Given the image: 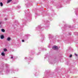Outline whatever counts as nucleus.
<instances>
[{
  "label": "nucleus",
  "instance_id": "nucleus-1",
  "mask_svg": "<svg viewBox=\"0 0 78 78\" xmlns=\"http://www.w3.org/2000/svg\"><path fill=\"white\" fill-rule=\"evenodd\" d=\"M52 49H53V50H58V47L56 46H54L52 47Z\"/></svg>",
  "mask_w": 78,
  "mask_h": 78
},
{
  "label": "nucleus",
  "instance_id": "nucleus-2",
  "mask_svg": "<svg viewBox=\"0 0 78 78\" xmlns=\"http://www.w3.org/2000/svg\"><path fill=\"white\" fill-rule=\"evenodd\" d=\"M1 39H3L4 38V36L3 35H2L0 36Z\"/></svg>",
  "mask_w": 78,
  "mask_h": 78
},
{
  "label": "nucleus",
  "instance_id": "nucleus-3",
  "mask_svg": "<svg viewBox=\"0 0 78 78\" xmlns=\"http://www.w3.org/2000/svg\"><path fill=\"white\" fill-rule=\"evenodd\" d=\"M10 40H11V38L10 37H9L7 38V40L8 41H10Z\"/></svg>",
  "mask_w": 78,
  "mask_h": 78
},
{
  "label": "nucleus",
  "instance_id": "nucleus-4",
  "mask_svg": "<svg viewBox=\"0 0 78 78\" xmlns=\"http://www.w3.org/2000/svg\"><path fill=\"white\" fill-rule=\"evenodd\" d=\"M1 31H2V32H5V29H1Z\"/></svg>",
  "mask_w": 78,
  "mask_h": 78
},
{
  "label": "nucleus",
  "instance_id": "nucleus-5",
  "mask_svg": "<svg viewBox=\"0 0 78 78\" xmlns=\"http://www.w3.org/2000/svg\"><path fill=\"white\" fill-rule=\"evenodd\" d=\"M12 1V0H8L7 2V3H9L10 2H11Z\"/></svg>",
  "mask_w": 78,
  "mask_h": 78
},
{
  "label": "nucleus",
  "instance_id": "nucleus-6",
  "mask_svg": "<svg viewBox=\"0 0 78 78\" xmlns=\"http://www.w3.org/2000/svg\"><path fill=\"white\" fill-rule=\"evenodd\" d=\"M1 54L2 56H5V53L2 52Z\"/></svg>",
  "mask_w": 78,
  "mask_h": 78
},
{
  "label": "nucleus",
  "instance_id": "nucleus-7",
  "mask_svg": "<svg viewBox=\"0 0 78 78\" xmlns=\"http://www.w3.org/2000/svg\"><path fill=\"white\" fill-rule=\"evenodd\" d=\"M0 5L1 6H3V3H2V2H1L0 3Z\"/></svg>",
  "mask_w": 78,
  "mask_h": 78
},
{
  "label": "nucleus",
  "instance_id": "nucleus-8",
  "mask_svg": "<svg viewBox=\"0 0 78 78\" xmlns=\"http://www.w3.org/2000/svg\"><path fill=\"white\" fill-rule=\"evenodd\" d=\"M4 51H7V49L5 48L4 49Z\"/></svg>",
  "mask_w": 78,
  "mask_h": 78
},
{
  "label": "nucleus",
  "instance_id": "nucleus-9",
  "mask_svg": "<svg viewBox=\"0 0 78 78\" xmlns=\"http://www.w3.org/2000/svg\"><path fill=\"white\" fill-rule=\"evenodd\" d=\"M72 55H70V56H69V57L70 58H71L72 57Z\"/></svg>",
  "mask_w": 78,
  "mask_h": 78
},
{
  "label": "nucleus",
  "instance_id": "nucleus-10",
  "mask_svg": "<svg viewBox=\"0 0 78 78\" xmlns=\"http://www.w3.org/2000/svg\"><path fill=\"white\" fill-rule=\"evenodd\" d=\"M22 41L23 42H24L25 41H24V40H22Z\"/></svg>",
  "mask_w": 78,
  "mask_h": 78
},
{
  "label": "nucleus",
  "instance_id": "nucleus-11",
  "mask_svg": "<svg viewBox=\"0 0 78 78\" xmlns=\"http://www.w3.org/2000/svg\"><path fill=\"white\" fill-rule=\"evenodd\" d=\"M5 20H7V18H5Z\"/></svg>",
  "mask_w": 78,
  "mask_h": 78
},
{
  "label": "nucleus",
  "instance_id": "nucleus-12",
  "mask_svg": "<svg viewBox=\"0 0 78 78\" xmlns=\"http://www.w3.org/2000/svg\"><path fill=\"white\" fill-rule=\"evenodd\" d=\"M11 59H13V57H12V56L11 57Z\"/></svg>",
  "mask_w": 78,
  "mask_h": 78
},
{
  "label": "nucleus",
  "instance_id": "nucleus-13",
  "mask_svg": "<svg viewBox=\"0 0 78 78\" xmlns=\"http://www.w3.org/2000/svg\"><path fill=\"white\" fill-rule=\"evenodd\" d=\"M2 22H0V25H1V24H2Z\"/></svg>",
  "mask_w": 78,
  "mask_h": 78
},
{
  "label": "nucleus",
  "instance_id": "nucleus-14",
  "mask_svg": "<svg viewBox=\"0 0 78 78\" xmlns=\"http://www.w3.org/2000/svg\"><path fill=\"white\" fill-rule=\"evenodd\" d=\"M75 55H76V56H77V55L76 54H75Z\"/></svg>",
  "mask_w": 78,
  "mask_h": 78
},
{
  "label": "nucleus",
  "instance_id": "nucleus-15",
  "mask_svg": "<svg viewBox=\"0 0 78 78\" xmlns=\"http://www.w3.org/2000/svg\"><path fill=\"white\" fill-rule=\"evenodd\" d=\"M70 27H71V26H70V27H69V28H70Z\"/></svg>",
  "mask_w": 78,
  "mask_h": 78
}]
</instances>
